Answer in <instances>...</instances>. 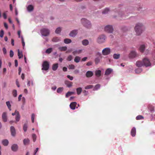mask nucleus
<instances>
[{"instance_id": "62", "label": "nucleus", "mask_w": 155, "mask_h": 155, "mask_svg": "<svg viewBox=\"0 0 155 155\" xmlns=\"http://www.w3.org/2000/svg\"><path fill=\"white\" fill-rule=\"evenodd\" d=\"M79 72V71L77 69L75 70L74 71V73L75 74H77Z\"/></svg>"}, {"instance_id": "55", "label": "nucleus", "mask_w": 155, "mask_h": 155, "mask_svg": "<svg viewBox=\"0 0 155 155\" xmlns=\"http://www.w3.org/2000/svg\"><path fill=\"white\" fill-rule=\"evenodd\" d=\"M21 43H22V45L24 48L25 45V43L24 42V39L22 37H21Z\"/></svg>"}, {"instance_id": "33", "label": "nucleus", "mask_w": 155, "mask_h": 155, "mask_svg": "<svg viewBox=\"0 0 155 155\" xmlns=\"http://www.w3.org/2000/svg\"><path fill=\"white\" fill-rule=\"evenodd\" d=\"M101 85L99 84H98L96 85L93 89V91L97 90L98 89H99Z\"/></svg>"}, {"instance_id": "14", "label": "nucleus", "mask_w": 155, "mask_h": 155, "mask_svg": "<svg viewBox=\"0 0 155 155\" xmlns=\"http://www.w3.org/2000/svg\"><path fill=\"white\" fill-rule=\"evenodd\" d=\"M16 115V121H18L19 120V113L18 111L17 112L16 111L14 113H12V115L13 116H14L15 115Z\"/></svg>"}, {"instance_id": "28", "label": "nucleus", "mask_w": 155, "mask_h": 155, "mask_svg": "<svg viewBox=\"0 0 155 155\" xmlns=\"http://www.w3.org/2000/svg\"><path fill=\"white\" fill-rule=\"evenodd\" d=\"M64 42L65 44H68L71 42V40L69 38H66L64 40Z\"/></svg>"}, {"instance_id": "60", "label": "nucleus", "mask_w": 155, "mask_h": 155, "mask_svg": "<svg viewBox=\"0 0 155 155\" xmlns=\"http://www.w3.org/2000/svg\"><path fill=\"white\" fill-rule=\"evenodd\" d=\"M3 16L4 19H6L7 18V15L6 12L3 13Z\"/></svg>"}, {"instance_id": "61", "label": "nucleus", "mask_w": 155, "mask_h": 155, "mask_svg": "<svg viewBox=\"0 0 155 155\" xmlns=\"http://www.w3.org/2000/svg\"><path fill=\"white\" fill-rule=\"evenodd\" d=\"M4 24L5 27V28L6 29H7L8 28L7 24L5 22H4Z\"/></svg>"}, {"instance_id": "29", "label": "nucleus", "mask_w": 155, "mask_h": 155, "mask_svg": "<svg viewBox=\"0 0 155 155\" xmlns=\"http://www.w3.org/2000/svg\"><path fill=\"white\" fill-rule=\"evenodd\" d=\"M81 59V58L80 57L76 56L74 59V61L76 63H78L80 61Z\"/></svg>"}, {"instance_id": "23", "label": "nucleus", "mask_w": 155, "mask_h": 155, "mask_svg": "<svg viewBox=\"0 0 155 155\" xmlns=\"http://www.w3.org/2000/svg\"><path fill=\"white\" fill-rule=\"evenodd\" d=\"M27 9L29 12H31L33 10L34 7L32 5H29L27 7Z\"/></svg>"}, {"instance_id": "36", "label": "nucleus", "mask_w": 155, "mask_h": 155, "mask_svg": "<svg viewBox=\"0 0 155 155\" xmlns=\"http://www.w3.org/2000/svg\"><path fill=\"white\" fill-rule=\"evenodd\" d=\"M113 58L115 59H118L120 57V54H115L113 55Z\"/></svg>"}, {"instance_id": "9", "label": "nucleus", "mask_w": 155, "mask_h": 155, "mask_svg": "<svg viewBox=\"0 0 155 155\" xmlns=\"http://www.w3.org/2000/svg\"><path fill=\"white\" fill-rule=\"evenodd\" d=\"M104 30L108 33H111L113 31V28L112 26L108 25L105 27Z\"/></svg>"}, {"instance_id": "1", "label": "nucleus", "mask_w": 155, "mask_h": 155, "mask_svg": "<svg viewBox=\"0 0 155 155\" xmlns=\"http://www.w3.org/2000/svg\"><path fill=\"white\" fill-rule=\"evenodd\" d=\"M134 29L137 35H139L142 33V31L144 29V27L142 24L138 23L137 24Z\"/></svg>"}, {"instance_id": "38", "label": "nucleus", "mask_w": 155, "mask_h": 155, "mask_svg": "<svg viewBox=\"0 0 155 155\" xmlns=\"http://www.w3.org/2000/svg\"><path fill=\"white\" fill-rule=\"evenodd\" d=\"M148 109L151 112L153 111L154 110V108L153 107L152 105H149L148 107Z\"/></svg>"}, {"instance_id": "41", "label": "nucleus", "mask_w": 155, "mask_h": 155, "mask_svg": "<svg viewBox=\"0 0 155 155\" xmlns=\"http://www.w3.org/2000/svg\"><path fill=\"white\" fill-rule=\"evenodd\" d=\"M109 11V9L108 8H105L104 11L102 12V13L105 14L107 13Z\"/></svg>"}, {"instance_id": "54", "label": "nucleus", "mask_w": 155, "mask_h": 155, "mask_svg": "<svg viewBox=\"0 0 155 155\" xmlns=\"http://www.w3.org/2000/svg\"><path fill=\"white\" fill-rule=\"evenodd\" d=\"M141 71L142 70L139 68L136 69L135 71V72L136 73H139L141 72Z\"/></svg>"}, {"instance_id": "47", "label": "nucleus", "mask_w": 155, "mask_h": 155, "mask_svg": "<svg viewBox=\"0 0 155 155\" xmlns=\"http://www.w3.org/2000/svg\"><path fill=\"white\" fill-rule=\"evenodd\" d=\"M28 128L27 125L26 124H25L24 125L23 127V129L25 132H26L27 131Z\"/></svg>"}, {"instance_id": "4", "label": "nucleus", "mask_w": 155, "mask_h": 155, "mask_svg": "<svg viewBox=\"0 0 155 155\" xmlns=\"http://www.w3.org/2000/svg\"><path fill=\"white\" fill-rule=\"evenodd\" d=\"M106 38V37L104 35H101L99 36L97 39V42L101 44L104 42Z\"/></svg>"}, {"instance_id": "43", "label": "nucleus", "mask_w": 155, "mask_h": 155, "mask_svg": "<svg viewBox=\"0 0 155 155\" xmlns=\"http://www.w3.org/2000/svg\"><path fill=\"white\" fill-rule=\"evenodd\" d=\"M75 66L72 64L69 65L68 68L69 69H74L75 68Z\"/></svg>"}, {"instance_id": "3", "label": "nucleus", "mask_w": 155, "mask_h": 155, "mask_svg": "<svg viewBox=\"0 0 155 155\" xmlns=\"http://www.w3.org/2000/svg\"><path fill=\"white\" fill-rule=\"evenodd\" d=\"M40 32L42 35L47 36L50 34V30L48 29L43 28L40 30Z\"/></svg>"}, {"instance_id": "52", "label": "nucleus", "mask_w": 155, "mask_h": 155, "mask_svg": "<svg viewBox=\"0 0 155 155\" xmlns=\"http://www.w3.org/2000/svg\"><path fill=\"white\" fill-rule=\"evenodd\" d=\"M4 34V31L3 30H1L0 32V37L2 38Z\"/></svg>"}, {"instance_id": "51", "label": "nucleus", "mask_w": 155, "mask_h": 155, "mask_svg": "<svg viewBox=\"0 0 155 155\" xmlns=\"http://www.w3.org/2000/svg\"><path fill=\"white\" fill-rule=\"evenodd\" d=\"M13 94L14 97H16L17 95V91L15 90H14L13 91Z\"/></svg>"}, {"instance_id": "15", "label": "nucleus", "mask_w": 155, "mask_h": 155, "mask_svg": "<svg viewBox=\"0 0 155 155\" xmlns=\"http://www.w3.org/2000/svg\"><path fill=\"white\" fill-rule=\"evenodd\" d=\"M2 119L4 122H6L7 121V118L6 113L4 112L2 114Z\"/></svg>"}, {"instance_id": "26", "label": "nucleus", "mask_w": 155, "mask_h": 155, "mask_svg": "<svg viewBox=\"0 0 155 155\" xmlns=\"http://www.w3.org/2000/svg\"><path fill=\"white\" fill-rule=\"evenodd\" d=\"M58 67V63L55 64H53L52 67V70L54 71L56 70Z\"/></svg>"}, {"instance_id": "24", "label": "nucleus", "mask_w": 155, "mask_h": 155, "mask_svg": "<svg viewBox=\"0 0 155 155\" xmlns=\"http://www.w3.org/2000/svg\"><path fill=\"white\" fill-rule=\"evenodd\" d=\"M2 143L4 146H7L8 144V141L7 140H4L2 141Z\"/></svg>"}, {"instance_id": "12", "label": "nucleus", "mask_w": 155, "mask_h": 155, "mask_svg": "<svg viewBox=\"0 0 155 155\" xmlns=\"http://www.w3.org/2000/svg\"><path fill=\"white\" fill-rule=\"evenodd\" d=\"M64 83L68 87H70L73 85V83L68 81H65Z\"/></svg>"}, {"instance_id": "17", "label": "nucleus", "mask_w": 155, "mask_h": 155, "mask_svg": "<svg viewBox=\"0 0 155 155\" xmlns=\"http://www.w3.org/2000/svg\"><path fill=\"white\" fill-rule=\"evenodd\" d=\"M136 134V128L134 127L132 129L131 131V134L132 137L135 136Z\"/></svg>"}, {"instance_id": "37", "label": "nucleus", "mask_w": 155, "mask_h": 155, "mask_svg": "<svg viewBox=\"0 0 155 155\" xmlns=\"http://www.w3.org/2000/svg\"><path fill=\"white\" fill-rule=\"evenodd\" d=\"M6 104L7 106H8V108L10 110H11V105L10 104V102L9 101H8L6 102Z\"/></svg>"}, {"instance_id": "6", "label": "nucleus", "mask_w": 155, "mask_h": 155, "mask_svg": "<svg viewBox=\"0 0 155 155\" xmlns=\"http://www.w3.org/2000/svg\"><path fill=\"white\" fill-rule=\"evenodd\" d=\"M143 66H145L146 67L150 66L151 65V63L150 60L147 58H145L143 60Z\"/></svg>"}, {"instance_id": "46", "label": "nucleus", "mask_w": 155, "mask_h": 155, "mask_svg": "<svg viewBox=\"0 0 155 155\" xmlns=\"http://www.w3.org/2000/svg\"><path fill=\"white\" fill-rule=\"evenodd\" d=\"M94 86L93 85H89L85 87L84 88L86 89H87L92 88Z\"/></svg>"}, {"instance_id": "40", "label": "nucleus", "mask_w": 155, "mask_h": 155, "mask_svg": "<svg viewBox=\"0 0 155 155\" xmlns=\"http://www.w3.org/2000/svg\"><path fill=\"white\" fill-rule=\"evenodd\" d=\"M63 90V87H60L58 88L57 91V92L58 93H61Z\"/></svg>"}, {"instance_id": "21", "label": "nucleus", "mask_w": 155, "mask_h": 155, "mask_svg": "<svg viewBox=\"0 0 155 155\" xmlns=\"http://www.w3.org/2000/svg\"><path fill=\"white\" fill-rule=\"evenodd\" d=\"M82 50H76L75 51H74L72 52V54H73V55H75L77 54H80L82 52Z\"/></svg>"}, {"instance_id": "63", "label": "nucleus", "mask_w": 155, "mask_h": 155, "mask_svg": "<svg viewBox=\"0 0 155 155\" xmlns=\"http://www.w3.org/2000/svg\"><path fill=\"white\" fill-rule=\"evenodd\" d=\"M97 55L99 56V57H100V58H102V55H101V53L99 52H98L97 53Z\"/></svg>"}, {"instance_id": "18", "label": "nucleus", "mask_w": 155, "mask_h": 155, "mask_svg": "<svg viewBox=\"0 0 155 155\" xmlns=\"http://www.w3.org/2000/svg\"><path fill=\"white\" fill-rule=\"evenodd\" d=\"M136 65L138 67H141L143 66V61L142 62L140 61H137L136 64Z\"/></svg>"}, {"instance_id": "56", "label": "nucleus", "mask_w": 155, "mask_h": 155, "mask_svg": "<svg viewBox=\"0 0 155 155\" xmlns=\"http://www.w3.org/2000/svg\"><path fill=\"white\" fill-rule=\"evenodd\" d=\"M14 55V53L12 50H10V57H12Z\"/></svg>"}, {"instance_id": "2", "label": "nucleus", "mask_w": 155, "mask_h": 155, "mask_svg": "<svg viewBox=\"0 0 155 155\" xmlns=\"http://www.w3.org/2000/svg\"><path fill=\"white\" fill-rule=\"evenodd\" d=\"M81 22L84 27L87 28H90L91 27V22L85 18H82L81 19Z\"/></svg>"}, {"instance_id": "42", "label": "nucleus", "mask_w": 155, "mask_h": 155, "mask_svg": "<svg viewBox=\"0 0 155 155\" xmlns=\"http://www.w3.org/2000/svg\"><path fill=\"white\" fill-rule=\"evenodd\" d=\"M61 31V28L60 27L57 28L55 31V32L56 34L59 33Z\"/></svg>"}, {"instance_id": "13", "label": "nucleus", "mask_w": 155, "mask_h": 155, "mask_svg": "<svg viewBox=\"0 0 155 155\" xmlns=\"http://www.w3.org/2000/svg\"><path fill=\"white\" fill-rule=\"evenodd\" d=\"M77 103L76 102H72L71 103L70 105L71 108L72 110L75 109V107L77 105Z\"/></svg>"}, {"instance_id": "58", "label": "nucleus", "mask_w": 155, "mask_h": 155, "mask_svg": "<svg viewBox=\"0 0 155 155\" xmlns=\"http://www.w3.org/2000/svg\"><path fill=\"white\" fill-rule=\"evenodd\" d=\"M2 51L4 54H5L7 53V51L6 48H3L2 49Z\"/></svg>"}, {"instance_id": "57", "label": "nucleus", "mask_w": 155, "mask_h": 155, "mask_svg": "<svg viewBox=\"0 0 155 155\" xmlns=\"http://www.w3.org/2000/svg\"><path fill=\"white\" fill-rule=\"evenodd\" d=\"M67 77L70 80L72 81L73 79V77L70 75H68Z\"/></svg>"}, {"instance_id": "20", "label": "nucleus", "mask_w": 155, "mask_h": 155, "mask_svg": "<svg viewBox=\"0 0 155 155\" xmlns=\"http://www.w3.org/2000/svg\"><path fill=\"white\" fill-rule=\"evenodd\" d=\"M30 143V140L28 138H26L23 140V143L24 145H28Z\"/></svg>"}, {"instance_id": "64", "label": "nucleus", "mask_w": 155, "mask_h": 155, "mask_svg": "<svg viewBox=\"0 0 155 155\" xmlns=\"http://www.w3.org/2000/svg\"><path fill=\"white\" fill-rule=\"evenodd\" d=\"M92 64V63L91 62H88L87 63L86 65L87 66H90Z\"/></svg>"}, {"instance_id": "19", "label": "nucleus", "mask_w": 155, "mask_h": 155, "mask_svg": "<svg viewBox=\"0 0 155 155\" xmlns=\"http://www.w3.org/2000/svg\"><path fill=\"white\" fill-rule=\"evenodd\" d=\"M112 71V70L111 68H109L107 69L105 71V75H108L110 74Z\"/></svg>"}, {"instance_id": "11", "label": "nucleus", "mask_w": 155, "mask_h": 155, "mask_svg": "<svg viewBox=\"0 0 155 155\" xmlns=\"http://www.w3.org/2000/svg\"><path fill=\"white\" fill-rule=\"evenodd\" d=\"M10 131L12 135V136H15L16 134V132L14 127L12 126L10 127Z\"/></svg>"}, {"instance_id": "35", "label": "nucleus", "mask_w": 155, "mask_h": 155, "mask_svg": "<svg viewBox=\"0 0 155 155\" xmlns=\"http://www.w3.org/2000/svg\"><path fill=\"white\" fill-rule=\"evenodd\" d=\"M52 41L54 42H57L60 41V40L58 37H54L52 38Z\"/></svg>"}, {"instance_id": "8", "label": "nucleus", "mask_w": 155, "mask_h": 155, "mask_svg": "<svg viewBox=\"0 0 155 155\" xmlns=\"http://www.w3.org/2000/svg\"><path fill=\"white\" fill-rule=\"evenodd\" d=\"M110 49L109 48H106L104 49L102 51V54L104 55H107L110 54Z\"/></svg>"}, {"instance_id": "25", "label": "nucleus", "mask_w": 155, "mask_h": 155, "mask_svg": "<svg viewBox=\"0 0 155 155\" xmlns=\"http://www.w3.org/2000/svg\"><path fill=\"white\" fill-rule=\"evenodd\" d=\"M82 44L86 46L88 45L89 41L87 39H84L82 41Z\"/></svg>"}, {"instance_id": "49", "label": "nucleus", "mask_w": 155, "mask_h": 155, "mask_svg": "<svg viewBox=\"0 0 155 155\" xmlns=\"http://www.w3.org/2000/svg\"><path fill=\"white\" fill-rule=\"evenodd\" d=\"M100 59L99 58H97L95 59V61L96 64H98L100 61Z\"/></svg>"}, {"instance_id": "30", "label": "nucleus", "mask_w": 155, "mask_h": 155, "mask_svg": "<svg viewBox=\"0 0 155 155\" xmlns=\"http://www.w3.org/2000/svg\"><path fill=\"white\" fill-rule=\"evenodd\" d=\"M145 48V46L144 45H141L139 48V50L141 52H143Z\"/></svg>"}, {"instance_id": "27", "label": "nucleus", "mask_w": 155, "mask_h": 155, "mask_svg": "<svg viewBox=\"0 0 155 155\" xmlns=\"http://www.w3.org/2000/svg\"><path fill=\"white\" fill-rule=\"evenodd\" d=\"M95 75L98 77H99L101 76V71L100 70H97L95 71Z\"/></svg>"}, {"instance_id": "10", "label": "nucleus", "mask_w": 155, "mask_h": 155, "mask_svg": "<svg viewBox=\"0 0 155 155\" xmlns=\"http://www.w3.org/2000/svg\"><path fill=\"white\" fill-rule=\"evenodd\" d=\"M77 33L78 30H74L71 32L69 34V35L70 36L74 37L77 34Z\"/></svg>"}, {"instance_id": "5", "label": "nucleus", "mask_w": 155, "mask_h": 155, "mask_svg": "<svg viewBox=\"0 0 155 155\" xmlns=\"http://www.w3.org/2000/svg\"><path fill=\"white\" fill-rule=\"evenodd\" d=\"M137 53L134 51H131L128 55V57L130 58H134L137 57Z\"/></svg>"}, {"instance_id": "59", "label": "nucleus", "mask_w": 155, "mask_h": 155, "mask_svg": "<svg viewBox=\"0 0 155 155\" xmlns=\"http://www.w3.org/2000/svg\"><path fill=\"white\" fill-rule=\"evenodd\" d=\"M15 67H17L18 65V61L17 60H15Z\"/></svg>"}, {"instance_id": "44", "label": "nucleus", "mask_w": 155, "mask_h": 155, "mask_svg": "<svg viewBox=\"0 0 155 155\" xmlns=\"http://www.w3.org/2000/svg\"><path fill=\"white\" fill-rule=\"evenodd\" d=\"M143 117L140 115H138L136 117V119L137 120H142L143 119Z\"/></svg>"}, {"instance_id": "53", "label": "nucleus", "mask_w": 155, "mask_h": 155, "mask_svg": "<svg viewBox=\"0 0 155 155\" xmlns=\"http://www.w3.org/2000/svg\"><path fill=\"white\" fill-rule=\"evenodd\" d=\"M35 117V115L34 114H32L31 115V121L33 123L34 122V119Z\"/></svg>"}, {"instance_id": "45", "label": "nucleus", "mask_w": 155, "mask_h": 155, "mask_svg": "<svg viewBox=\"0 0 155 155\" xmlns=\"http://www.w3.org/2000/svg\"><path fill=\"white\" fill-rule=\"evenodd\" d=\"M52 50V49L51 48H49L47 49L46 51V53H48V54H50L51 53Z\"/></svg>"}, {"instance_id": "22", "label": "nucleus", "mask_w": 155, "mask_h": 155, "mask_svg": "<svg viewBox=\"0 0 155 155\" xmlns=\"http://www.w3.org/2000/svg\"><path fill=\"white\" fill-rule=\"evenodd\" d=\"M18 146L17 145L14 144L12 145L11 147V149L12 151H16L18 149Z\"/></svg>"}, {"instance_id": "50", "label": "nucleus", "mask_w": 155, "mask_h": 155, "mask_svg": "<svg viewBox=\"0 0 155 155\" xmlns=\"http://www.w3.org/2000/svg\"><path fill=\"white\" fill-rule=\"evenodd\" d=\"M73 59V57L71 55H69L68 56L67 58V60L68 61H71Z\"/></svg>"}, {"instance_id": "31", "label": "nucleus", "mask_w": 155, "mask_h": 155, "mask_svg": "<svg viewBox=\"0 0 155 155\" xmlns=\"http://www.w3.org/2000/svg\"><path fill=\"white\" fill-rule=\"evenodd\" d=\"M82 91V88L81 87H78L76 89L77 93L78 95H79L81 94Z\"/></svg>"}, {"instance_id": "34", "label": "nucleus", "mask_w": 155, "mask_h": 155, "mask_svg": "<svg viewBox=\"0 0 155 155\" xmlns=\"http://www.w3.org/2000/svg\"><path fill=\"white\" fill-rule=\"evenodd\" d=\"M74 94V92L68 91L66 94V97H68Z\"/></svg>"}, {"instance_id": "16", "label": "nucleus", "mask_w": 155, "mask_h": 155, "mask_svg": "<svg viewBox=\"0 0 155 155\" xmlns=\"http://www.w3.org/2000/svg\"><path fill=\"white\" fill-rule=\"evenodd\" d=\"M93 74L92 71H87L86 74V76L87 78H90L93 75Z\"/></svg>"}, {"instance_id": "7", "label": "nucleus", "mask_w": 155, "mask_h": 155, "mask_svg": "<svg viewBox=\"0 0 155 155\" xmlns=\"http://www.w3.org/2000/svg\"><path fill=\"white\" fill-rule=\"evenodd\" d=\"M49 64L47 61H45L42 64V70L47 71L48 70L49 68Z\"/></svg>"}, {"instance_id": "39", "label": "nucleus", "mask_w": 155, "mask_h": 155, "mask_svg": "<svg viewBox=\"0 0 155 155\" xmlns=\"http://www.w3.org/2000/svg\"><path fill=\"white\" fill-rule=\"evenodd\" d=\"M22 97V95L20 94V101H21L22 102L23 104H24L25 103V99L24 97L21 98V97Z\"/></svg>"}, {"instance_id": "48", "label": "nucleus", "mask_w": 155, "mask_h": 155, "mask_svg": "<svg viewBox=\"0 0 155 155\" xmlns=\"http://www.w3.org/2000/svg\"><path fill=\"white\" fill-rule=\"evenodd\" d=\"M32 137L33 142H35V141L36 138V135L34 134H33L32 135Z\"/></svg>"}, {"instance_id": "32", "label": "nucleus", "mask_w": 155, "mask_h": 155, "mask_svg": "<svg viewBox=\"0 0 155 155\" xmlns=\"http://www.w3.org/2000/svg\"><path fill=\"white\" fill-rule=\"evenodd\" d=\"M59 49L61 51H65L67 49V47L66 46L60 47L59 48Z\"/></svg>"}]
</instances>
